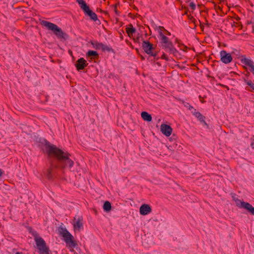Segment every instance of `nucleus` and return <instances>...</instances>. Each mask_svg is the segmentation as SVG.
Listing matches in <instances>:
<instances>
[{"label": "nucleus", "instance_id": "f257e3e1", "mask_svg": "<svg viewBox=\"0 0 254 254\" xmlns=\"http://www.w3.org/2000/svg\"><path fill=\"white\" fill-rule=\"evenodd\" d=\"M47 147L48 155L56 157L61 162L62 168L73 166L74 162L69 158L70 154L68 152H64L54 145H48Z\"/></svg>", "mask_w": 254, "mask_h": 254}, {"label": "nucleus", "instance_id": "f03ea898", "mask_svg": "<svg viewBox=\"0 0 254 254\" xmlns=\"http://www.w3.org/2000/svg\"><path fill=\"white\" fill-rule=\"evenodd\" d=\"M59 233L66 244V247L69 249L70 251L73 252L74 249L77 246V243L73 236L65 228H60Z\"/></svg>", "mask_w": 254, "mask_h": 254}, {"label": "nucleus", "instance_id": "7ed1b4c3", "mask_svg": "<svg viewBox=\"0 0 254 254\" xmlns=\"http://www.w3.org/2000/svg\"><path fill=\"white\" fill-rule=\"evenodd\" d=\"M41 24L48 29L53 31L58 38L63 39H66L67 38V35L66 33H64L62 31V29L59 28L55 24L47 21H42Z\"/></svg>", "mask_w": 254, "mask_h": 254}, {"label": "nucleus", "instance_id": "20e7f679", "mask_svg": "<svg viewBox=\"0 0 254 254\" xmlns=\"http://www.w3.org/2000/svg\"><path fill=\"white\" fill-rule=\"evenodd\" d=\"M37 248L39 254H52L44 240L37 236L34 237Z\"/></svg>", "mask_w": 254, "mask_h": 254}, {"label": "nucleus", "instance_id": "39448f33", "mask_svg": "<svg viewBox=\"0 0 254 254\" xmlns=\"http://www.w3.org/2000/svg\"><path fill=\"white\" fill-rule=\"evenodd\" d=\"M76 1L80 5L81 9L85 15L90 17V19L94 21L98 20L97 14L90 9L89 6L84 0H76Z\"/></svg>", "mask_w": 254, "mask_h": 254}, {"label": "nucleus", "instance_id": "423d86ee", "mask_svg": "<svg viewBox=\"0 0 254 254\" xmlns=\"http://www.w3.org/2000/svg\"><path fill=\"white\" fill-rule=\"evenodd\" d=\"M72 225L74 232H79L82 230L83 229L82 217L75 215L73 220Z\"/></svg>", "mask_w": 254, "mask_h": 254}, {"label": "nucleus", "instance_id": "0eeeda50", "mask_svg": "<svg viewBox=\"0 0 254 254\" xmlns=\"http://www.w3.org/2000/svg\"><path fill=\"white\" fill-rule=\"evenodd\" d=\"M236 205L240 208L247 210L251 214L254 215V207L249 203L237 200L236 201Z\"/></svg>", "mask_w": 254, "mask_h": 254}, {"label": "nucleus", "instance_id": "6e6552de", "mask_svg": "<svg viewBox=\"0 0 254 254\" xmlns=\"http://www.w3.org/2000/svg\"><path fill=\"white\" fill-rule=\"evenodd\" d=\"M142 46L144 51L147 54L151 55L153 57H155L156 56V53L153 51V50L154 49L153 45L150 43L149 41H143Z\"/></svg>", "mask_w": 254, "mask_h": 254}, {"label": "nucleus", "instance_id": "1a4fd4ad", "mask_svg": "<svg viewBox=\"0 0 254 254\" xmlns=\"http://www.w3.org/2000/svg\"><path fill=\"white\" fill-rule=\"evenodd\" d=\"M220 56L221 61L225 64H229L233 60L231 55L224 50L220 52Z\"/></svg>", "mask_w": 254, "mask_h": 254}, {"label": "nucleus", "instance_id": "9d476101", "mask_svg": "<svg viewBox=\"0 0 254 254\" xmlns=\"http://www.w3.org/2000/svg\"><path fill=\"white\" fill-rule=\"evenodd\" d=\"M160 130L164 135L169 136L172 134L173 129L170 126L163 124L161 125Z\"/></svg>", "mask_w": 254, "mask_h": 254}, {"label": "nucleus", "instance_id": "9b49d317", "mask_svg": "<svg viewBox=\"0 0 254 254\" xmlns=\"http://www.w3.org/2000/svg\"><path fill=\"white\" fill-rule=\"evenodd\" d=\"M88 64L86 61L82 58L78 59L75 64V66L77 70H80L84 69L87 66Z\"/></svg>", "mask_w": 254, "mask_h": 254}, {"label": "nucleus", "instance_id": "f8f14e48", "mask_svg": "<svg viewBox=\"0 0 254 254\" xmlns=\"http://www.w3.org/2000/svg\"><path fill=\"white\" fill-rule=\"evenodd\" d=\"M241 62L243 64L249 66L251 68V72L254 74V63L250 59L244 58L242 59Z\"/></svg>", "mask_w": 254, "mask_h": 254}, {"label": "nucleus", "instance_id": "ddd939ff", "mask_svg": "<svg viewBox=\"0 0 254 254\" xmlns=\"http://www.w3.org/2000/svg\"><path fill=\"white\" fill-rule=\"evenodd\" d=\"M151 208L150 206L146 204L142 205L139 209L140 213L141 215H145L151 212Z\"/></svg>", "mask_w": 254, "mask_h": 254}, {"label": "nucleus", "instance_id": "4468645a", "mask_svg": "<svg viewBox=\"0 0 254 254\" xmlns=\"http://www.w3.org/2000/svg\"><path fill=\"white\" fill-rule=\"evenodd\" d=\"M162 46L166 49V51H168L172 54H175L177 52L176 49L174 47L170 41L164 44Z\"/></svg>", "mask_w": 254, "mask_h": 254}, {"label": "nucleus", "instance_id": "2eb2a0df", "mask_svg": "<svg viewBox=\"0 0 254 254\" xmlns=\"http://www.w3.org/2000/svg\"><path fill=\"white\" fill-rule=\"evenodd\" d=\"M93 47L96 49H102V50H107V46L102 43H99L97 41L92 42Z\"/></svg>", "mask_w": 254, "mask_h": 254}, {"label": "nucleus", "instance_id": "dca6fc26", "mask_svg": "<svg viewBox=\"0 0 254 254\" xmlns=\"http://www.w3.org/2000/svg\"><path fill=\"white\" fill-rule=\"evenodd\" d=\"M135 32V29L133 27V26L131 24L129 25V27L126 28V32L129 37H131Z\"/></svg>", "mask_w": 254, "mask_h": 254}, {"label": "nucleus", "instance_id": "f3484780", "mask_svg": "<svg viewBox=\"0 0 254 254\" xmlns=\"http://www.w3.org/2000/svg\"><path fill=\"white\" fill-rule=\"evenodd\" d=\"M141 118L146 121L150 122L152 120L151 116L146 112H142L141 114Z\"/></svg>", "mask_w": 254, "mask_h": 254}, {"label": "nucleus", "instance_id": "a211bd4d", "mask_svg": "<svg viewBox=\"0 0 254 254\" xmlns=\"http://www.w3.org/2000/svg\"><path fill=\"white\" fill-rule=\"evenodd\" d=\"M111 208L112 206L111 203L108 201H105L103 205L104 210L106 212H109L111 210Z\"/></svg>", "mask_w": 254, "mask_h": 254}, {"label": "nucleus", "instance_id": "6ab92c4d", "mask_svg": "<svg viewBox=\"0 0 254 254\" xmlns=\"http://www.w3.org/2000/svg\"><path fill=\"white\" fill-rule=\"evenodd\" d=\"M158 31L159 32V35H160V37H162L164 35V32H166L167 33H168L169 34H170L167 30H166L163 27H162V26H159L158 28Z\"/></svg>", "mask_w": 254, "mask_h": 254}, {"label": "nucleus", "instance_id": "aec40b11", "mask_svg": "<svg viewBox=\"0 0 254 254\" xmlns=\"http://www.w3.org/2000/svg\"><path fill=\"white\" fill-rule=\"evenodd\" d=\"M98 56V54L97 53V52L96 51H89L87 53V56L88 57H97Z\"/></svg>", "mask_w": 254, "mask_h": 254}, {"label": "nucleus", "instance_id": "412c9836", "mask_svg": "<svg viewBox=\"0 0 254 254\" xmlns=\"http://www.w3.org/2000/svg\"><path fill=\"white\" fill-rule=\"evenodd\" d=\"M161 40L162 41V45L166 44L169 41L168 38L165 35L161 37Z\"/></svg>", "mask_w": 254, "mask_h": 254}, {"label": "nucleus", "instance_id": "4be33fe9", "mask_svg": "<svg viewBox=\"0 0 254 254\" xmlns=\"http://www.w3.org/2000/svg\"><path fill=\"white\" fill-rule=\"evenodd\" d=\"M246 82L247 84L250 86V87L254 90V84L252 82V81L251 80H248L246 81Z\"/></svg>", "mask_w": 254, "mask_h": 254}, {"label": "nucleus", "instance_id": "5701e85b", "mask_svg": "<svg viewBox=\"0 0 254 254\" xmlns=\"http://www.w3.org/2000/svg\"><path fill=\"white\" fill-rule=\"evenodd\" d=\"M195 115L197 118H199V120L203 119L202 115L199 112L196 113Z\"/></svg>", "mask_w": 254, "mask_h": 254}, {"label": "nucleus", "instance_id": "b1692460", "mask_svg": "<svg viewBox=\"0 0 254 254\" xmlns=\"http://www.w3.org/2000/svg\"><path fill=\"white\" fill-rule=\"evenodd\" d=\"M190 8L192 10H194L195 9V3L193 2H191L190 3Z\"/></svg>", "mask_w": 254, "mask_h": 254}, {"label": "nucleus", "instance_id": "393cba45", "mask_svg": "<svg viewBox=\"0 0 254 254\" xmlns=\"http://www.w3.org/2000/svg\"><path fill=\"white\" fill-rule=\"evenodd\" d=\"M161 59H164L166 61H168L169 60V58L168 57H167V56L165 54H163L162 56H161Z\"/></svg>", "mask_w": 254, "mask_h": 254}, {"label": "nucleus", "instance_id": "a878e982", "mask_svg": "<svg viewBox=\"0 0 254 254\" xmlns=\"http://www.w3.org/2000/svg\"><path fill=\"white\" fill-rule=\"evenodd\" d=\"M3 174V172L2 171V170L0 169V177H1L2 176Z\"/></svg>", "mask_w": 254, "mask_h": 254}, {"label": "nucleus", "instance_id": "bb28decb", "mask_svg": "<svg viewBox=\"0 0 254 254\" xmlns=\"http://www.w3.org/2000/svg\"><path fill=\"white\" fill-rule=\"evenodd\" d=\"M156 64H157L158 66H160L161 65L159 63H158V62L156 63Z\"/></svg>", "mask_w": 254, "mask_h": 254}, {"label": "nucleus", "instance_id": "cd10ccee", "mask_svg": "<svg viewBox=\"0 0 254 254\" xmlns=\"http://www.w3.org/2000/svg\"><path fill=\"white\" fill-rule=\"evenodd\" d=\"M201 103H203L204 102V100H200Z\"/></svg>", "mask_w": 254, "mask_h": 254}, {"label": "nucleus", "instance_id": "c85d7f7f", "mask_svg": "<svg viewBox=\"0 0 254 254\" xmlns=\"http://www.w3.org/2000/svg\"><path fill=\"white\" fill-rule=\"evenodd\" d=\"M15 254H21L20 253H19V252H17V253H15Z\"/></svg>", "mask_w": 254, "mask_h": 254}]
</instances>
